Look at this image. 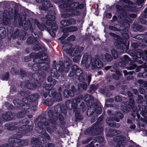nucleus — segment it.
<instances>
[{"label":"nucleus","mask_w":147,"mask_h":147,"mask_svg":"<svg viewBox=\"0 0 147 147\" xmlns=\"http://www.w3.org/2000/svg\"><path fill=\"white\" fill-rule=\"evenodd\" d=\"M67 112V109L64 104H58L54 107V110H49L47 111V114L51 123L54 124L59 119L61 124L60 127L63 129L65 127L66 123L62 113L65 115Z\"/></svg>","instance_id":"1"},{"label":"nucleus","mask_w":147,"mask_h":147,"mask_svg":"<svg viewBox=\"0 0 147 147\" xmlns=\"http://www.w3.org/2000/svg\"><path fill=\"white\" fill-rule=\"evenodd\" d=\"M91 76L88 75L86 78L84 77V80H82L83 82L82 83H80L78 85V89H76L75 86L72 85L70 87L68 84H64L63 85L65 88L63 90V95L64 98H68L69 97H73L75 94L77 95L79 93H81L83 90H86L88 85H89L91 80Z\"/></svg>","instance_id":"2"},{"label":"nucleus","mask_w":147,"mask_h":147,"mask_svg":"<svg viewBox=\"0 0 147 147\" xmlns=\"http://www.w3.org/2000/svg\"><path fill=\"white\" fill-rule=\"evenodd\" d=\"M84 100L86 102L87 106L89 107L87 112V115L88 116H92L95 112L98 114H101L102 109L100 103L98 101L93 102L94 97L92 95L89 94L85 95Z\"/></svg>","instance_id":"3"},{"label":"nucleus","mask_w":147,"mask_h":147,"mask_svg":"<svg viewBox=\"0 0 147 147\" xmlns=\"http://www.w3.org/2000/svg\"><path fill=\"white\" fill-rule=\"evenodd\" d=\"M81 66L88 69L90 65L92 69H94L96 67L102 69L103 67V64L100 60L98 58L95 59L89 58L88 55L84 54L81 62Z\"/></svg>","instance_id":"4"},{"label":"nucleus","mask_w":147,"mask_h":147,"mask_svg":"<svg viewBox=\"0 0 147 147\" xmlns=\"http://www.w3.org/2000/svg\"><path fill=\"white\" fill-rule=\"evenodd\" d=\"M46 74L44 71L40 72H35L32 74L31 76L35 81L30 82H29L25 84V87L28 89L34 90L39 86H40V83L43 82L46 79Z\"/></svg>","instance_id":"5"},{"label":"nucleus","mask_w":147,"mask_h":147,"mask_svg":"<svg viewBox=\"0 0 147 147\" xmlns=\"http://www.w3.org/2000/svg\"><path fill=\"white\" fill-rule=\"evenodd\" d=\"M135 103L134 99L130 98L129 100L125 101L123 105H121V109L125 113H128L131 109L132 112L131 113V115L134 118L137 116L139 119L140 116L138 113L137 107L136 106Z\"/></svg>","instance_id":"6"},{"label":"nucleus","mask_w":147,"mask_h":147,"mask_svg":"<svg viewBox=\"0 0 147 147\" xmlns=\"http://www.w3.org/2000/svg\"><path fill=\"white\" fill-rule=\"evenodd\" d=\"M128 53L132 57L134 62L138 64H142L143 63L142 59L147 62V50L143 51L142 49H139L135 51L133 50H130L128 51Z\"/></svg>","instance_id":"7"},{"label":"nucleus","mask_w":147,"mask_h":147,"mask_svg":"<svg viewBox=\"0 0 147 147\" xmlns=\"http://www.w3.org/2000/svg\"><path fill=\"white\" fill-rule=\"evenodd\" d=\"M55 12L53 10H50L49 11L47 14L45 16V18L42 17L41 20L43 23H40L39 26L37 27L41 31H43L45 29L48 28L46 25L49 26L55 20Z\"/></svg>","instance_id":"8"},{"label":"nucleus","mask_w":147,"mask_h":147,"mask_svg":"<svg viewBox=\"0 0 147 147\" xmlns=\"http://www.w3.org/2000/svg\"><path fill=\"white\" fill-rule=\"evenodd\" d=\"M53 68L50 71L51 75L52 76L58 79L61 75H62L65 71V67L63 62L60 61L59 62L53 65Z\"/></svg>","instance_id":"9"},{"label":"nucleus","mask_w":147,"mask_h":147,"mask_svg":"<svg viewBox=\"0 0 147 147\" xmlns=\"http://www.w3.org/2000/svg\"><path fill=\"white\" fill-rule=\"evenodd\" d=\"M20 122L21 123H25L26 124L23 125L19 127V132L22 134L19 136V137L20 138L22 137L23 135L28 136V134L30 133L32 130L33 127L32 125L27 124L30 123V121L28 120L24 119L22 120Z\"/></svg>","instance_id":"10"},{"label":"nucleus","mask_w":147,"mask_h":147,"mask_svg":"<svg viewBox=\"0 0 147 147\" xmlns=\"http://www.w3.org/2000/svg\"><path fill=\"white\" fill-rule=\"evenodd\" d=\"M113 38L116 40L115 47L117 49L121 50L122 52H124L125 49L128 50L129 45V42L127 45V41L117 34V36H114Z\"/></svg>","instance_id":"11"},{"label":"nucleus","mask_w":147,"mask_h":147,"mask_svg":"<svg viewBox=\"0 0 147 147\" xmlns=\"http://www.w3.org/2000/svg\"><path fill=\"white\" fill-rule=\"evenodd\" d=\"M44 138H42L40 142V140L35 138H33L31 139V143L33 145L32 147H47L46 139L48 140H51L49 135L46 132L44 135Z\"/></svg>","instance_id":"12"},{"label":"nucleus","mask_w":147,"mask_h":147,"mask_svg":"<svg viewBox=\"0 0 147 147\" xmlns=\"http://www.w3.org/2000/svg\"><path fill=\"white\" fill-rule=\"evenodd\" d=\"M82 97L78 96L76 99L72 100H67L65 102V106L67 110H73V111L75 112L76 110L78 109L77 108L78 105L82 101Z\"/></svg>","instance_id":"13"},{"label":"nucleus","mask_w":147,"mask_h":147,"mask_svg":"<svg viewBox=\"0 0 147 147\" xmlns=\"http://www.w3.org/2000/svg\"><path fill=\"white\" fill-rule=\"evenodd\" d=\"M35 63L32 66V69L34 71H38L40 69L46 70L49 67V63L48 62H39L33 61Z\"/></svg>","instance_id":"14"},{"label":"nucleus","mask_w":147,"mask_h":147,"mask_svg":"<svg viewBox=\"0 0 147 147\" xmlns=\"http://www.w3.org/2000/svg\"><path fill=\"white\" fill-rule=\"evenodd\" d=\"M8 142L12 146L16 145L26 146L28 144V142L27 140H22L17 138H9L8 140Z\"/></svg>","instance_id":"15"},{"label":"nucleus","mask_w":147,"mask_h":147,"mask_svg":"<svg viewBox=\"0 0 147 147\" xmlns=\"http://www.w3.org/2000/svg\"><path fill=\"white\" fill-rule=\"evenodd\" d=\"M130 20H128L126 19L124 20V22L123 23V26L121 28L122 30H121L124 32H121V35L125 39H127L129 38L128 34L126 32L128 31L130 27V25L129 24V23L130 22Z\"/></svg>","instance_id":"16"},{"label":"nucleus","mask_w":147,"mask_h":147,"mask_svg":"<svg viewBox=\"0 0 147 147\" xmlns=\"http://www.w3.org/2000/svg\"><path fill=\"white\" fill-rule=\"evenodd\" d=\"M72 71L76 73V76L78 77L79 80H84V74H83L82 70L77 65H74L71 67Z\"/></svg>","instance_id":"17"},{"label":"nucleus","mask_w":147,"mask_h":147,"mask_svg":"<svg viewBox=\"0 0 147 147\" xmlns=\"http://www.w3.org/2000/svg\"><path fill=\"white\" fill-rule=\"evenodd\" d=\"M50 96H51L52 98L54 99V102L55 101H60L62 100V97L61 93L57 92L54 90H51Z\"/></svg>","instance_id":"18"},{"label":"nucleus","mask_w":147,"mask_h":147,"mask_svg":"<svg viewBox=\"0 0 147 147\" xmlns=\"http://www.w3.org/2000/svg\"><path fill=\"white\" fill-rule=\"evenodd\" d=\"M129 60L128 56L127 55H125L121 58L120 61L118 63V65L121 67H125Z\"/></svg>","instance_id":"19"},{"label":"nucleus","mask_w":147,"mask_h":147,"mask_svg":"<svg viewBox=\"0 0 147 147\" xmlns=\"http://www.w3.org/2000/svg\"><path fill=\"white\" fill-rule=\"evenodd\" d=\"M98 122H96L93 124L94 129L95 136L101 135L103 131V128L101 124H98Z\"/></svg>","instance_id":"20"},{"label":"nucleus","mask_w":147,"mask_h":147,"mask_svg":"<svg viewBox=\"0 0 147 147\" xmlns=\"http://www.w3.org/2000/svg\"><path fill=\"white\" fill-rule=\"evenodd\" d=\"M46 55L45 53H39L36 54V57L34 59L33 61H37L38 62H39V61L41 62H46L45 61H47L48 59L47 58H43L44 56ZM47 62L49 63L48 62Z\"/></svg>","instance_id":"21"},{"label":"nucleus","mask_w":147,"mask_h":147,"mask_svg":"<svg viewBox=\"0 0 147 147\" xmlns=\"http://www.w3.org/2000/svg\"><path fill=\"white\" fill-rule=\"evenodd\" d=\"M50 120L48 119L45 117H42L40 119V120L37 123V125H40V126L44 127H45L47 126H49L50 123Z\"/></svg>","instance_id":"22"},{"label":"nucleus","mask_w":147,"mask_h":147,"mask_svg":"<svg viewBox=\"0 0 147 147\" xmlns=\"http://www.w3.org/2000/svg\"><path fill=\"white\" fill-rule=\"evenodd\" d=\"M38 42V40L33 35L29 36L26 40V43L28 45H34Z\"/></svg>","instance_id":"23"},{"label":"nucleus","mask_w":147,"mask_h":147,"mask_svg":"<svg viewBox=\"0 0 147 147\" xmlns=\"http://www.w3.org/2000/svg\"><path fill=\"white\" fill-rule=\"evenodd\" d=\"M18 123V122L16 121H12L6 123L5 126L8 130H13L15 129L16 127L15 126L17 125Z\"/></svg>","instance_id":"24"},{"label":"nucleus","mask_w":147,"mask_h":147,"mask_svg":"<svg viewBox=\"0 0 147 147\" xmlns=\"http://www.w3.org/2000/svg\"><path fill=\"white\" fill-rule=\"evenodd\" d=\"M38 95L36 94H34L30 95H29L26 97V99L30 103L34 102L36 101L38 98ZM30 104H31L30 103Z\"/></svg>","instance_id":"25"},{"label":"nucleus","mask_w":147,"mask_h":147,"mask_svg":"<svg viewBox=\"0 0 147 147\" xmlns=\"http://www.w3.org/2000/svg\"><path fill=\"white\" fill-rule=\"evenodd\" d=\"M113 119L115 121L117 122H119L120 120L123 119L124 117L123 115L120 112H116L113 115Z\"/></svg>","instance_id":"26"},{"label":"nucleus","mask_w":147,"mask_h":147,"mask_svg":"<svg viewBox=\"0 0 147 147\" xmlns=\"http://www.w3.org/2000/svg\"><path fill=\"white\" fill-rule=\"evenodd\" d=\"M13 115L11 112L10 111L6 112L5 113L2 114L1 117L5 121H9L11 119Z\"/></svg>","instance_id":"27"},{"label":"nucleus","mask_w":147,"mask_h":147,"mask_svg":"<svg viewBox=\"0 0 147 147\" xmlns=\"http://www.w3.org/2000/svg\"><path fill=\"white\" fill-rule=\"evenodd\" d=\"M67 12L71 13L70 15L71 16V17H73L74 16H79L80 15L79 11L77 10V9H75V7L68 9L67 10Z\"/></svg>","instance_id":"28"},{"label":"nucleus","mask_w":147,"mask_h":147,"mask_svg":"<svg viewBox=\"0 0 147 147\" xmlns=\"http://www.w3.org/2000/svg\"><path fill=\"white\" fill-rule=\"evenodd\" d=\"M43 10L47 11L49 8L53 7V4L51 3L49 1L45 0L42 3Z\"/></svg>","instance_id":"29"},{"label":"nucleus","mask_w":147,"mask_h":147,"mask_svg":"<svg viewBox=\"0 0 147 147\" xmlns=\"http://www.w3.org/2000/svg\"><path fill=\"white\" fill-rule=\"evenodd\" d=\"M84 134L85 135H90L91 136H95L94 129L93 124L92 127L88 128L84 131Z\"/></svg>","instance_id":"30"},{"label":"nucleus","mask_w":147,"mask_h":147,"mask_svg":"<svg viewBox=\"0 0 147 147\" xmlns=\"http://www.w3.org/2000/svg\"><path fill=\"white\" fill-rule=\"evenodd\" d=\"M37 126L35 128V130L37 133L42 135L46 133L45 127L40 126V125Z\"/></svg>","instance_id":"31"},{"label":"nucleus","mask_w":147,"mask_h":147,"mask_svg":"<svg viewBox=\"0 0 147 147\" xmlns=\"http://www.w3.org/2000/svg\"><path fill=\"white\" fill-rule=\"evenodd\" d=\"M75 121H78L82 120L83 119V116L80 114V111L77 109L75 111Z\"/></svg>","instance_id":"32"},{"label":"nucleus","mask_w":147,"mask_h":147,"mask_svg":"<svg viewBox=\"0 0 147 147\" xmlns=\"http://www.w3.org/2000/svg\"><path fill=\"white\" fill-rule=\"evenodd\" d=\"M101 58L102 61L105 62H111L113 59L111 55L108 53H106L105 55L102 56Z\"/></svg>","instance_id":"33"},{"label":"nucleus","mask_w":147,"mask_h":147,"mask_svg":"<svg viewBox=\"0 0 147 147\" xmlns=\"http://www.w3.org/2000/svg\"><path fill=\"white\" fill-rule=\"evenodd\" d=\"M23 27L24 29L26 30H28L29 29L30 30L33 29V27L31 22L30 21L28 20L26 21L23 25Z\"/></svg>","instance_id":"34"},{"label":"nucleus","mask_w":147,"mask_h":147,"mask_svg":"<svg viewBox=\"0 0 147 147\" xmlns=\"http://www.w3.org/2000/svg\"><path fill=\"white\" fill-rule=\"evenodd\" d=\"M55 103L54 99L52 97L50 98H47L44 101V104L48 106H51Z\"/></svg>","instance_id":"35"},{"label":"nucleus","mask_w":147,"mask_h":147,"mask_svg":"<svg viewBox=\"0 0 147 147\" xmlns=\"http://www.w3.org/2000/svg\"><path fill=\"white\" fill-rule=\"evenodd\" d=\"M122 74L119 70L116 71L115 73L112 74V76L113 78L116 80H119L121 77L122 76Z\"/></svg>","instance_id":"36"},{"label":"nucleus","mask_w":147,"mask_h":147,"mask_svg":"<svg viewBox=\"0 0 147 147\" xmlns=\"http://www.w3.org/2000/svg\"><path fill=\"white\" fill-rule=\"evenodd\" d=\"M117 134V130L114 129H110L107 134V136L109 137H113Z\"/></svg>","instance_id":"37"},{"label":"nucleus","mask_w":147,"mask_h":147,"mask_svg":"<svg viewBox=\"0 0 147 147\" xmlns=\"http://www.w3.org/2000/svg\"><path fill=\"white\" fill-rule=\"evenodd\" d=\"M6 35V30L3 27H0V37L1 39L4 38Z\"/></svg>","instance_id":"38"},{"label":"nucleus","mask_w":147,"mask_h":147,"mask_svg":"<svg viewBox=\"0 0 147 147\" xmlns=\"http://www.w3.org/2000/svg\"><path fill=\"white\" fill-rule=\"evenodd\" d=\"M63 63L65 67V72L67 73L70 69L71 66V64L69 62L67 61H64Z\"/></svg>","instance_id":"39"},{"label":"nucleus","mask_w":147,"mask_h":147,"mask_svg":"<svg viewBox=\"0 0 147 147\" xmlns=\"http://www.w3.org/2000/svg\"><path fill=\"white\" fill-rule=\"evenodd\" d=\"M78 30L77 27L76 26H69L65 28V30L69 32H74L77 31Z\"/></svg>","instance_id":"40"},{"label":"nucleus","mask_w":147,"mask_h":147,"mask_svg":"<svg viewBox=\"0 0 147 147\" xmlns=\"http://www.w3.org/2000/svg\"><path fill=\"white\" fill-rule=\"evenodd\" d=\"M135 32L138 31L142 32L143 30V27L142 26L134 24L132 26Z\"/></svg>","instance_id":"41"},{"label":"nucleus","mask_w":147,"mask_h":147,"mask_svg":"<svg viewBox=\"0 0 147 147\" xmlns=\"http://www.w3.org/2000/svg\"><path fill=\"white\" fill-rule=\"evenodd\" d=\"M140 114L144 118L146 117L147 118V106H144L142 108V111L141 112Z\"/></svg>","instance_id":"42"},{"label":"nucleus","mask_w":147,"mask_h":147,"mask_svg":"<svg viewBox=\"0 0 147 147\" xmlns=\"http://www.w3.org/2000/svg\"><path fill=\"white\" fill-rule=\"evenodd\" d=\"M127 142V140L125 137H123L122 139L121 140V141L119 142V143L117 144L118 145H119V147H125V145L126 144Z\"/></svg>","instance_id":"43"},{"label":"nucleus","mask_w":147,"mask_h":147,"mask_svg":"<svg viewBox=\"0 0 147 147\" xmlns=\"http://www.w3.org/2000/svg\"><path fill=\"white\" fill-rule=\"evenodd\" d=\"M114 119H113V117L111 118H107L106 120V123L110 126L111 127L113 125V123L114 122Z\"/></svg>","instance_id":"44"},{"label":"nucleus","mask_w":147,"mask_h":147,"mask_svg":"<svg viewBox=\"0 0 147 147\" xmlns=\"http://www.w3.org/2000/svg\"><path fill=\"white\" fill-rule=\"evenodd\" d=\"M111 52L112 56L113 58L116 59L118 57L119 54L116 50L113 49L111 50Z\"/></svg>","instance_id":"45"},{"label":"nucleus","mask_w":147,"mask_h":147,"mask_svg":"<svg viewBox=\"0 0 147 147\" xmlns=\"http://www.w3.org/2000/svg\"><path fill=\"white\" fill-rule=\"evenodd\" d=\"M65 28L63 30V32L62 36L59 38V40H64L68 36L69 34H68V32H68L66 30H65Z\"/></svg>","instance_id":"46"},{"label":"nucleus","mask_w":147,"mask_h":147,"mask_svg":"<svg viewBox=\"0 0 147 147\" xmlns=\"http://www.w3.org/2000/svg\"><path fill=\"white\" fill-rule=\"evenodd\" d=\"M97 88L98 87L96 85L94 84H92L90 86L89 90H88L89 92L91 94H92L97 90Z\"/></svg>","instance_id":"47"},{"label":"nucleus","mask_w":147,"mask_h":147,"mask_svg":"<svg viewBox=\"0 0 147 147\" xmlns=\"http://www.w3.org/2000/svg\"><path fill=\"white\" fill-rule=\"evenodd\" d=\"M145 0H138L136 2V6H135L136 8H140L142 6V4L144 3Z\"/></svg>","instance_id":"48"},{"label":"nucleus","mask_w":147,"mask_h":147,"mask_svg":"<svg viewBox=\"0 0 147 147\" xmlns=\"http://www.w3.org/2000/svg\"><path fill=\"white\" fill-rule=\"evenodd\" d=\"M84 48L82 47L77 46L76 48L74 49V53L76 54L78 53H80L83 50Z\"/></svg>","instance_id":"49"},{"label":"nucleus","mask_w":147,"mask_h":147,"mask_svg":"<svg viewBox=\"0 0 147 147\" xmlns=\"http://www.w3.org/2000/svg\"><path fill=\"white\" fill-rule=\"evenodd\" d=\"M54 86H53V84L52 83L48 84H47L45 86V90L47 91H50L51 93V90H54V88H52V87Z\"/></svg>","instance_id":"50"},{"label":"nucleus","mask_w":147,"mask_h":147,"mask_svg":"<svg viewBox=\"0 0 147 147\" xmlns=\"http://www.w3.org/2000/svg\"><path fill=\"white\" fill-rule=\"evenodd\" d=\"M47 80L48 82L51 83L53 84V86L55 85L57 81L55 79H53L51 76H49L47 78Z\"/></svg>","instance_id":"51"},{"label":"nucleus","mask_w":147,"mask_h":147,"mask_svg":"<svg viewBox=\"0 0 147 147\" xmlns=\"http://www.w3.org/2000/svg\"><path fill=\"white\" fill-rule=\"evenodd\" d=\"M30 106L26 102H23L22 103L20 107L23 110H27L29 109Z\"/></svg>","instance_id":"52"},{"label":"nucleus","mask_w":147,"mask_h":147,"mask_svg":"<svg viewBox=\"0 0 147 147\" xmlns=\"http://www.w3.org/2000/svg\"><path fill=\"white\" fill-rule=\"evenodd\" d=\"M26 112L24 111H21L18 112L16 115L17 117L18 118H22L26 115Z\"/></svg>","instance_id":"53"},{"label":"nucleus","mask_w":147,"mask_h":147,"mask_svg":"<svg viewBox=\"0 0 147 147\" xmlns=\"http://www.w3.org/2000/svg\"><path fill=\"white\" fill-rule=\"evenodd\" d=\"M13 102L15 106L18 107H20L22 103L21 101L18 99H14Z\"/></svg>","instance_id":"54"},{"label":"nucleus","mask_w":147,"mask_h":147,"mask_svg":"<svg viewBox=\"0 0 147 147\" xmlns=\"http://www.w3.org/2000/svg\"><path fill=\"white\" fill-rule=\"evenodd\" d=\"M123 136H115L113 139V141L115 142H117V143L116 144L117 145L118 143H119V142L121 141V139H122Z\"/></svg>","instance_id":"55"},{"label":"nucleus","mask_w":147,"mask_h":147,"mask_svg":"<svg viewBox=\"0 0 147 147\" xmlns=\"http://www.w3.org/2000/svg\"><path fill=\"white\" fill-rule=\"evenodd\" d=\"M95 141L98 143H100L103 142L105 140L104 138L101 136H98L94 138Z\"/></svg>","instance_id":"56"},{"label":"nucleus","mask_w":147,"mask_h":147,"mask_svg":"<svg viewBox=\"0 0 147 147\" xmlns=\"http://www.w3.org/2000/svg\"><path fill=\"white\" fill-rule=\"evenodd\" d=\"M27 72L25 70L22 68L20 69V74L19 75L20 77L22 78L26 77L27 76Z\"/></svg>","instance_id":"57"},{"label":"nucleus","mask_w":147,"mask_h":147,"mask_svg":"<svg viewBox=\"0 0 147 147\" xmlns=\"http://www.w3.org/2000/svg\"><path fill=\"white\" fill-rule=\"evenodd\" d=\"M69 4L68 3H66L65 2V3L61 4L59 6L60 8L62 9H64L65 10V11L67 12V10L68 9H69L68 8V7H69Z\"/></svg>","instance_id":"58"},{"label":"nucleus","mask_w":147,"mask_h":147,"mask_svg":"<svg viewBox=\"0 0 147 147\" xmlns=\"http://www.w3.org/2000/svg\"><path fill=\"white\" fill-rule=\"evenodd\" d=\"M67 20L69 26L71 25H74L76 23V20L72 18H69Z\"/></svg>","instance_id":"59"},{"label":"nucleus","mask_w":147,"mask_h":147,"mask_svg":"<svg viewBox=\"0 0 147 147\" xmlns=\"http://www.w3.org/2000/svg\"><path fill=\"white\" fill-rule=\"evenodd\" d=\"M81 57L80 54L77 55L73 58V60L74 62L76 63H79Z\"/></svg>","instance_id":"60"},{"label":"nucleus","mask_w":147,"mask_h":147,"mask_svg":"<svg viewBox=\"0 0 147 147\" xmlns=\"http://www.w3.org/2000/svg\"><path fill=\"white\" fill-rule=\"evenodd\" d=\"M7 30L8 33H9L11 36L13 35L14 30L13 27L10 25L8 26L7 28Z\"/></svg>","instance_id":"61"},{"label":"nucleus","mask_w":147,"mask_h":147,"mask_svg":"<svg viewBox=\"0 0 147 147\" xmlns=\"http://www.w3.org/2000/svg\"><path fill=\"white\" fill-rule=\"evenodd\" d=\"M52 22L51 24V29L53 31H56L58 28V26L56 24V22H55L53 23Z\"/></svg>","instance_id":"62"},{"label":"nucleus","mask_w":147,"mask_h":147,"mask_svg":"<svg viewBox=\"0 0 147 147\" xmlns=\"http://www.w3.org/2000/svg\"><path fill=\"white\" fill-rule=\"evenodd\" d=\"M144 100L143 97L140 95H138V97L136 100V102L138 104L142 103Z\"/></svg>","instance_id":"63"},{"label":"nucleus","mask_w":147,"mask_h":147,"mask_svg":"<svg viewBox=\"0 0 147 147\" xmlns=\"http://www.w3.org/2000/svg\"><path fill=\"white\" fill-rule=\"evenodd\" d=\"M41 45L39 43H36L33 47V50L35 51H38L41 49Z\"/></svg>","instance_id":"64"}]
</instances>
